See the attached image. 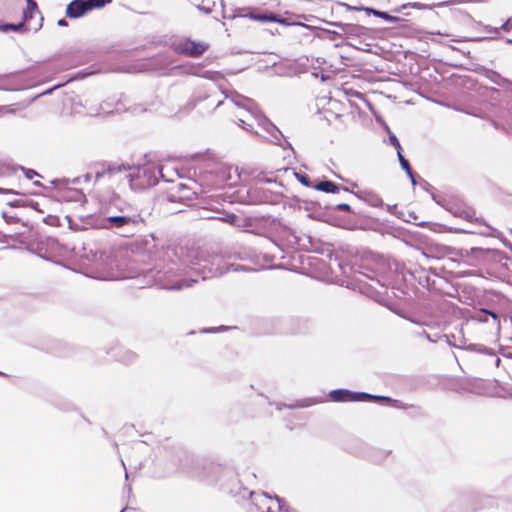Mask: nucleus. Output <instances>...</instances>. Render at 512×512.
<instances>
[{
  "mask_svg": "<svg viewBox=\"0 0 512 512\" xmlns=\"http://www.w3.org/2000/svg\"><path fill=\"white\" fill-rule=\"evenodd\" d=\"M237 116L244 129L254 131L264 137L270 136V140L275 143L281 142L282 133L252 106H249L247 110H240Z\"/></svg>",
  "mask_w": 512,
  "mask_h": 512,
  "instance_id": "obj_1",
  "label": "nucleus"
},
{
  "mask_svg": "<svg viewBox=\"0 0 512 512\" xmlns=\"http://www.w3.org/2000/svg\"><path fill=\"white\" fill-rule=\"evenodd\" d=\"M207 49V45L203 42L184 41L179 45V50L190 56H199Z\"/></svg>",
  "mask_w": 512,
  "mask_h": 512,
  "instance_id": "obj_2",
  "label": "nucleus"
},
{
  "mask_svg": "<svg viewBox=\"0 0 512 512\" xmlns=\"http://www.w3.org/2000/svg\"><path fill=\"white\" fill-rule=\"evenodd\" d=\"M330 396L334 401H360L367 398H372L371 395L365 393L352 394L348 390H334L330 393Z\"/></svg>",
  "mask_w": 512,
  "mask_h": 512,
  "instance_id": "obj_3",
  "label": "nucleus"
},
{
  "mask_svg": "<svg viewBox=\"0 0 512 512\" xmlns=\"http://www.w3.org/2000/svg\"><path fill=\"white\" fill-rule=\"evenodd\" d=\"M88 11H90V6L87 1L74 0L68 5L66 13L68 17L77 18L83 16Z\"/></svg>",
  "mask_w": 512,
  "mask_h": 512,
  "instance_id": "obj_4",
  "label": "nucleus"
},
{
  "mask_svg": "<svg viewBox=\"0 0 512 512\" xmlns=\"http://www.w3.org/2000/svg\"><path fill=\"white\" fill-rule=\"evenodd\" d=\"M315 188L319 191L327 192V193H337L340 190V187L331 181H322L318 183Z\"/></svg>",
  "mask_w": 512,
  "mask_h": 512,
  "instance_id": "obj_5",
  "label": "nucleus"
},
{
  "mask_svg": "<svg viewBox=\"0 0 512 512\" xmlns=\"http://www.w3.org/2000/svg\"><path fill=\"white\" fill-rule=\"evenodd\" d=\"M363 10L367 14H373L374 16L382 18V19H384L386 21H389V22H393L394 23V22H398L399 21L398 17L389 15L386 12L378 11V10H375V9H372V8H363Z\"/></svg>",
  "mask_w": 512,
  "mask_h": 512,
  "instance_id": "obj_6",
  "label": "nucleus"
},
{
  "mask_svg": "<svg viewBox=\"0 0 512 512\" xmlns=\"http://www.w3.org/2000/svg\"><path fill=\"white\" fill-rule=\"evenodd\" d=\"M432 7L433 6L427 5V4H422V3H418V2H410V3L403 4L402 6H400L398 8H395L394 11L400 12L402 9H406V8L425 10V9H432Z\"/></svg>",
  "mask_w": 512,
  "mask_h": 512,
  "instance_id": "obj_7",
  "label": "nucleus"
},
{
  "mask_svg": "<svg viewBox=\"0 0 512 512\" xmlns=\"http://www.w3.org/2000/svg\"><path fill=\"white\" fill-rule=\"evenodd\" d=\"M397 154H398L399 161H400V164H401L402 168L407 172V174L409 175V177L412 180V183L415 184L416 182H415V179L413 177V173H412V170L410 168L409 162L401 154V151H398Z\"/></svg>",
  "mask_w": 512,
  "mask_h": 512,
  "instance_id": "obj_8",
  "label": "nucleus"
},
{
  "mask_svg": "<svg viewBox=\"0 0 512 512\" xmlns=\"http://www.w3.org/2000/svg\"><path fill=\"white\" fill-rule=\"evenodd\" d=\"M107 221L116 226H123L130 223L131 219L123 216H115L108 218Z\"/></svg>",
  "mask_w": 512,
  "mask_h": 512,
  "instance_id": "obj_9",
  "label": "nucleus"
},
{
  "mask_svg": "<svg viewBox=\"0 0 512 512\" xmlns=\"http://www.w3.org/2000/svg\"><path fill=\"white\" fill-rule=\"evenodd\" d=\"M122 171H127V167L125 166H113V167H110L108 170H107V173L110 177H114L116 176L118 173L122 172Z\"/></svg>",
  "mask_w": 512,
  "mask_h": 512,
  "instance_id": "obj_10",
  "label": "nucleus"
},
{
  "mask_svg": "<svg viewBox=\"0 0 512 512\" xmlns=\"http://www.w3.org/2000/svg\"><path fill=\"white\" fill-rule=\"evenodd\" d=\"M250 18L254 19V20H258V21H270V20L274 19L273 17L268 16L266 14H256V13H251Z\"/></svg>",
  "mask_w": 512,
  "mask_h": 512,
  "instance_id": "obj_11",
  "label": "nucleus"
},
{
  "mask_svg": "<svg viewBox=\"0 0 512 512\" xmlns=\"http://www.w3.org/2000/svg\"><path fill=\"white\" fill-rule=\"evenodd\" d=\"M105 0H87V3H89L90 10L93 8H100L105 5Z\"/></svg>",
  "mask_w": 512,
  "mask_h": 512,
  "instance_id": "obj_12",
  "label": "nucleus"
},
{
  "mask_svg": "<svg viewBox=\"0 0 512 512\" xmlns=\"http://www.w3.org/2000/svg\"><path fill=\"white\" fill-rule=\"evenodd\" d=\"M294 175L299 179V181L305 186H309V179L306 175H300L298 173H294Z\"/></svg>",
  "mask_w": 512,
  "mask_h": 512,
  "instance_id": "obj_13",
  "label": "nucleus"
},
{
  "mask_svg": "<svg viewBox=\"0 0 512 512\" xmlns=\"http://www.w3.org/2000/svg\"><path fill=\"white\" fill-rule=\"evenodd\" d=\"M390 142L397 149V152L400 151L401 146L395 135L390 136Z\"/></svg>",
  "mask_w": 512,
  "mask_h": 512,
  "instance_id": "obj_14",
  "label": "nucleus"
},
{
  "mask_svg": "<svg viewBox=\"0 0 512 512\" xmlns=\"http://www.w3.org/2000/svg\"><path fill=\"white\" fill-rule=\"evenodd\" d=\"M259 502L262 503V504H267L268 502L271 503V504H277V501L275 500H272L271 498L263 495L261 497H259Z\"/></svg>",
  "mask_w": 512,
  "mask_h": 512,
  "instance_id": "obj_15",
  "label": "nucleus"
},
{
  "mask_svg": "<svg viewBox=\"0 0 512 512\" xmlns=\"http://www.w3.org/2000/svg\"><path fill=\"white\" fill-rule=\"evenodd\" d=\"M27 2H28V11L30 13V17H32L33 13L36 12V4L31 0H27Z\"/></svg>",
  "mask_w": 512,
  "mask_h": 512,
  "instance_id": "obj_16",
  "label": "nucleus"
},
{
  "mask_svg": "<svg viewBox=\"0 0 512 512\" xmlns=\"http://www.w3.org/2000/svg\"><path fill=\"white\" fill-rule=\"evenodd\" d=\"M502 30L508 32L512 29V18H509L501 27Z\"/></svg>",
  "mask_w": 512,
  "mask_h": 512,
  "instance_id": "obj_17",
  "label": "nucleus"
},
{
  "mask_svg": "<svg viewBox=\"0 0 512 512\" xmlns=\"http://www.w3.org/2000/svg\"><path fill=\"white\" fill-rule=\"evenodd\" d=\"M338 209L339 210H342V211H349L350 210V206L346 203H343V204H339L338 205Z\"/></svg>",
  "mask_w": 512,
  "mask_h": 512,
  "instance_id": "obj_18",
  "label": "nucleus"
},
{
  "mask_svg": "<svg viewBox=\"0 0 512 512\" xmlns=\"http://www.w3.org/2000/svg\"><path fill=\"white\" fill-rule=\"evenodd\" d=\"M453 2H454V1L442 2V3L435 4L434 6L440 7V6H444V5H447V4H450V3H453Z\"/></svg>",
  "mask_w": 512,
  "mask_h": 512,
  "instance_id": "obj_19",
  "label": "nucleus"
},
{
  "mask_svg": "<svg viewBox=\"0 0 512 512\" xmlns=\"http://www.w3.org/2000/svg\"><path fill=\"white\" fill-rule=\"evenodd\" d=\"M58 25H60V26H65V25H66V21H65L64 19L59 20V21H58Z\"/></svg>",
  "mask_w": 512,
  "mask_h": 512,
  "instance_id": "obj_20",
  "label": "nucleus"
},
{
  "mask_svg": "<svg viewBox=\"0 0 512 512\" xmlns=\"http://www.w3.org/2000/svg\"><path fill=\"white\" fill-rule=\"evenodd\" d=\"M375 205H379L381 203V200L379 198H375L374 202Z\"/></svg>",
  "mask_w": 512,
  "mask_h": 512,
  "instance_id": "obj_21",
  "label": "nucleus"
},
{
  "mask_svg": "<svg viewBox=\"0 0 512 512\" xmlns=\"http://www.w3.org/2000/svg\"><path fill=\"white\" fill-rule=\"evenodd\" d=\"M126 178H127L128 182H131V181H132V179H131V174H127V175H126Z\"/></svg>",
  "mask_w": 512,
  "mask_h": 512,
  "instance_id": "obj_22",
  "label": "nucleus"
},
{
  "mask_svg": "<svg viewBox=\"0 0 512 512\" xmlns=\"http://www.w3.org/2000/svg\"><path fill=\"white\" fill-rule=\"evenodd\" d=\"M494 319H497V315L495 313L490 312L489 313Z\"/></svg>",
  "mask_w": 512,
  "mask_h": 512,
  "instance_id": "obj_23",
  "label": "nucleus"
},
{
  "mask_svg": "<svg viewBox=\"0 0 512 512\" xmlns=\"http://www.w3.org/2000/svg\"><path fill=\"white\" fill-rule=\"evenodd\" d=\"M271 509H272V505H271V504H269V505H268V510H271Z\"/></svg>",
  "mask_w": 512,
  "mask_h": 512,
  "instance_id": "obj_24",
  "label": "nucleus"
},
{
  "mask_svg": "<svg viewBox=\"0 0 512 512\" xmlns=\"http://www.w3.org/2000/svg\"><path fill=\"white\" fill-rule=\"evenodd\" d=\"M182 287H184V285H179L177 289H181Z\"/></svg>",
  "mask_w": 512,
  "mask_h": 512,
  "instance_id": "obj_25",
  "label": "nucleus"
}]
</instances>
